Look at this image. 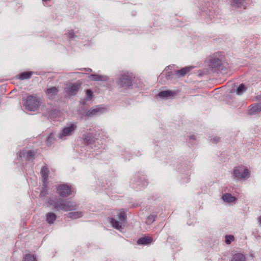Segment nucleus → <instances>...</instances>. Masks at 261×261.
<instances>
[{
    "instance_id": "ddd939ff",
    "label": "nucleus",
    "mask_w": 261,
    "mask_h": 261,
    "mask_svg": "<svg viewBox=\"0 0 261 261\" xmlns=\"http://www.w3.org/2000/svg\"><path fill=\"white\" fill-rule=\"evenodd\" d=\"M222 199L224 202L231 205L235 203L237 198L232 196L230 193H225L222 195Z\"/></svg>"
},
{
    "instance_id": "9d476101",
    "label": "nucleus",
    "mask_w": 261,
    "mask_h": 261,
    "mask_svg": "<svg viewBox=\"0 0 261 261\" xmlns=\"http://www.w3.org/2000/svg\"><path fill=\"white\" fill-rule=\"evenodd\" d=\"M80 86L77 83H69L66 85L65 91L68 95H75L77 93Z\"/></svg>"
},
{
    "instance_id": "7ed1b4c3",
    "label": "nucleus",
    "mask_w": 261,
    "mask_h": 261,
    "mask_svg": "<svg viewBox=\"0 0 261 261\" xmlns=\"http://www.w3.org/2000/svg\"><path fill=\"white\" fill-rule=\"evenodd\" d=\"M250 177V173L247 167L239 166L234 168L232 177L234 180H245Z\"/></svg>"
},
{
    "instance_id": "58836bf2",
    "label": "nucleus",
    "mask_w": 261,
    "mask_h": 261,
    "mask_svg": "<svg viewBox=\"0 0 261 261\" xmlns=\"http://www.w3.org/2000/svg\"><path fill=\"white\" fill-rule=\"evenodd\" d=\"M208 16H209V17H210V19H212V17H211V15H210V14H208Z\"/></svg>"
},
{
    "instance_id": "f03ea898",
    "label": "nucleus",
    "mask_w": 261,
    "mask_h": 261,
    "mask_svg": "<svg viewBox=\"0 0 261 261\" xmlns=\"http://www.w3.org/2000/svg\"><path fill=\"white\" fill-rule=\"evenodd\" d=\"M210 67L214 72L220 71L226 73L230 67L228 64L222 61V58L213 56L210 60Z\"/></svg>"
},
{
    "instance_id": "72a5a7b5",
    "label": "nucleus",
    "mask_w": 261,
    "mask_h": 261,
    "mask_svg": "<svg viewBox=\"0 0 261 261\" xmlns=\"http://www.w3.org/2000/svg\"><path fill=\"white\" fill-rule=\"evenodd\" d=\"M196 139V136L194 135H190L189 136V142L192 143Z\"/></svg>"
},
{
    "instance_id": "1a4fd4ad",
    "label": "nucleus",
    "mask_w": 261,
    "mask_h": 261,
    "mask_svg": "<svg viewBox=\"0 0 261 261\" xmlns=\"http://www.w3.org/2000/svg\"><path fill=\"white\" fill-rule=\"evenodd\" d=\"M107 111V109L105 107L97 106L94 108L90 109L86 113L87 117H93L94 116L100 115L105 113Z\"/></svg>"
},
{
    "instance_id": "b1692460",
    "label": "nucleus",
    "mask_w": 261,
    "mask_h": 261,
    "mask_svg": "<svg viewBox=\"0 0 261 261\" xmlns=\"http://www.w3.org/2000/svg\"><path fill=\"white\" fill-rule=\"evenodd\" d=\"M83 216V213L82 212H70L68 214V217L71 219H77L81 218Z\"/></svg>"
},
{
    "instance_id": "aec40b11",
    "label": "nucleus",
    "mask_w": 261,
    "mask_h": 261,
    "mask_svg": "<svg viewBox=\"0 0 261 261\" xmlns=\"http://www.w3.org/2000/svg\"><path fill=\"white\" fill-rule=\"evenodd\" d=\"M58 89L56 87H52L46 90V94L49 98H53L58 93Z\"/></svg>"
},
{
    "instance_id": "a211bd4d",
    "label": "nucleus",
    "mask_w": 261,
    "mask_h": 261,
    "mask_svg": "<svg viewBox=\"0 0 261 261\" xmlns=\"http://www.w3.org/2000/svg\"><path fill=\"white\" fill-rule=\"evenodd\" d=\"M247 0H233L231 6L233 8H243L245 9L247 5Z\"/></svg>"
},
{
    "instance_id": "bb28decb",
    "label": "nucleus",
    "mask_w": 261,
    "mask_h": 261,
    "mask_svg": "<svg viewBox=\"0 0 261 261\" xmlns=\"http://www.w3.org/2000/svg\"><path fill=\"white\" fill-rule=\"evenodd\" d=\"M24 261H36V257L32 254H27L25 255L24 258Z\"/></svg>"
},
{
    "instance_id": "4be33fe9",
    "label": "nucleus",
    "mask_w": 261,
    "mask_h": 261,
    "mask_svg": "<svg viewBox=\"0 0 261 261\" xmlns=\"http://www.w3.org/2000/svg\"><path fill=\"white\" fill-rule=\"evenodd\" d=\"M152 239L147 237H144L140 238L137 241V243L139 245H148L151 243Z\"/></svg>"
},
{
    "instance_id": "39448f33",
    "label": "nucleus",
    "mask_w": 261,
    "mask_h": 261,
    "mask_svg": "<svg viewBox=\"0 0 261 261\" xmlns=\"http://www.w3.org/2000/svg\"><path fill=\"white\" fill-rule=\"evenodd\" d=\"M117 217L118 220L114 218H111L110 223L114 228L121 231V229H123V225L126 221L127 216L126 212L124 211H121L117 215Z\"/></svg>"
},
{
    "instance_id": "f704fd0d",
    "label": "nucleus",
    "mask_w": 261,
    "mask_h": 261,
    "mask_svg": "<svg viewBox=\"0 0 261 261\" xmlns=\"http://www.w3.org/2000/svg\"><path fill=\"white\" fill-rule=\"evenodd\" d=\"M220 139L219 137H214V138L212 139L211 141L213 143H217L220 141Z\"/></svg>"
},
{
    "instance_id": "4468645a",
    "label": "nucleus",
    "mask_w": 261,
    "mask_h": 261,
    "mask_svg": "<svg viewBox=\"0 0 261 261\" xmlns=\"http://www.w3.org/2000/svg\"><path fill=\"white\" fill-rule=\"evenodd\" d=\"M88 78L93 81H107L109 77L105 75H99L97 74H91L88 76Z\"/></svg>"
},
{
    "instance_id": "f8f14e48",
    "label": "nucleus",
    "mask_w": 261,
    "mask_h": 261,
    "mask_svg": "<svg viewBox=\"0 0 261 261\" xmlns=\"http://www.w3.org/2000/svg\"><path fill=\"white\" fill-rule=\"evenodd\" d=\"M35 153L34 150H23L19 152V156L20 158H24L28 161H32L34 159Z\"/></svg>"
},
{
    "instance_id": "f3484780",
    "label": "nucleus",
    "mask_w": 261,
    "mask_h": 261,
    "mask_svg": "<svg viewBox=\"0 0 261 261\" xmlns=\"http://www.w3.org/2000/svg\"><path fill=\"white\" fill-rule=\"evenodd\" d=\"M57 218V215L53 212H48L45 215V220L50 225L53 224L55 223Z\"/></svg>"
},
{
    "instance_id": "5701e85b",
    "label": "nucleus",
    "mask_w": 261,
    "mask_h": 261,
    "mask_svg": "<svg viewBox=\"0 0 261 261\" xmlns=\"http://www.w3.org/2000/svg\"><path fill=\"white\" fill-rule=\"evenodd\" d=\"M33 72L32 71L23 72L17 75L18 79L23 80L29 79L31 77Z\"/></svg>"
},
{
    "instance_id": "0eeeda50",
    "label": "nucleus",
    "mask_w": 261,
    "mask_h": 261,
    "mask_svg": "<svg viewBox=\"0 0 261 261\" xmlns=\"http://www.w3.org/2000/svg\"><path fill=\"white\" fill-rule=\"evenodd\" d=\"M133 78L131 74L124 73L120 75L117 83L121 87L128 88L132 84Z\"/></svg>"
},
{
    "instance_id": "a19ab883",
    "label": "nucleus",
    "mask_w": 261,
    "mask_h": 261,
    "mask_svg": "<svg viewBox=\"0 0 261 261\" xmlns=\"http://www.w3.org/2000/svg\"><path fill=\"white\" fill-rule=\"evenodd\" d=\"M73 73L76 74V73H78L77 72H73Z\"/></svg>"
},
{
    "instance_id": "2eb2a0df",
    "label": "nucleus",
    "mask_w": 261,
    "mask_h": 261,
    "mask_svg": "<svg viewBox=\"0 0 261 261\" xmlns=\"http://www.w3.org/2000/svg\"><path fill=\"white\" fill-rule=\"evenodd\" d=\"M261 111V103H255L250 106L248 109V114L250 115H255Z\"/></svg>"
},
{
    "instance_id": "7c9ffc66",
    "label": "nucleus",
    "mask_w": 261,
    "mask_h": 261,
    "mask_svg": "<svg viewBox=\"0 0 261 261\" xmlns=\"http://www.w3.org/2000/svg\"><path fill=\"white\" fill-rule=\"evenodd\" d=\"M54 135L53 134H50L48 137H47L46 142V145L47 146H50L53 143V141H54Z\"/></svg>"
},
{
    "instance_id": "c85d7f7f",
    "label": "nucleus",
    "mask_w": 261,
    "mask_h": 261,
    "mask_svg": "<svg viewBox=\"0 0 261 261\" xmlns=\"http://www.w3.org/2000/svg\"><path fill=\"white\" fill-rule=\"evenodd\" d=\"M156 215H151L146 218V223L148 224H152L155 220Z\"/></svg>"
},
{
    "instance_id": "473e14b6",
    "label": "nucleus",
    "mask_w": 261,
    "mask_h": 261,
    "mask_svg": "<svg viewBox=\"0 0 261 261\" xmlns=\"http://www.w3.org/2000/svg\"><path fill=\"white\" fill-rule=\"evenodd\" d=\"M173 66H168L167 67H166L165 69V72H168V75H166V76L167 78H169V76H170V73H171L172 72L171 71H169L170 70H171V68Z\"/></svg>"
},
{
    "instance_id": "dca6fc26",
    "label": "nucleus",
    "mask_w": 261,
    "mask_h": 261,
    "mask_svg": "<svg viewBox=\"0 0 261 261\" xmlns=\"http://www.w3.org/2000/svg\"><path fill=\"white\" fill-rule=\"evenodd\" d=\"M176 94V92L174 91L171 90H164L160 92L158 95L161 98L163 99H168L171 97H173Z\"/></svg>"
},
{
    "instance_id": "cd10ccee",
    "label": "nucleus",
    "mask_w": 261,
    "mask_h": 261,
    "mask_svg": "<svg viewBox=\"0 0 261 261\" xmlns=\"http://www.w3.org/2000/svg\"><path fill=\"white\" fill-rule=\"evenodd\" d=\"M234 240V237L233 235H226L225 237V242L226 244H230Z\"/></svg>"
},
{
    "instance_id": "20e7f679",
    "label": "nucleus",
    "mask_w": 261,
    "mask_h": 261,
    "mask_svg": "<svg viewBox=\"0 0 261 261\" xmlns=\"http://www.w3.org/2000/svg\"><path fill=\"white\" fill-rule=\"evenodd\" d=\"M77 128L76 123H69L66 124L58 135V137L61 140H66L67 137L72 136Z\"/></svg>"
},
{
    "instance_id": "a878e982",
    "label": "nucleus",
    "mask_w": 261,
    "mask_h": 261,
    "mask_svg": "<svg viewBox=\"0 0 261 261\" xmlns=\"http://www.w3.org/2000/svg\"><path fill=\"white\" fill-rule=\"evenodd\" d=\"M246 90V88L243 84H241L236 89V93L238 95L242 94Z\"/></svg>"
},
{
    "instance_id": "412c9836",
    "label": "nucleus",
    "mask_w": 261,
    "mask_h": 261,
    "mask_svg": "<svg viewBox=\"0 0 261 261\" xmlns=\"http://www.w3.org/2000/svg\"><path fill=\"white\" fill-rule=\"evenodd\" d=\"M83 141L87 145H91L94 142V139L90 134H85L83 136Z\"/></svg>"
},
{
    "instance_id": "9b49d317",
    "label": "nucleus",
    "mask_w": 261,
    "mask_h": 261,
    "mask_svg": "<svg viewBox=\"0 0 261 261\" xmlns=\"http://www.w3.org/2000/svg\"><path fill=\"white\" fill-rule=\"evenodd\" d=\"M41 177L42 178V181L43 182V186L44 187L43 190L41 191L40 195H43L45 194V189L46 188V182L48 179V170L46 167H42L40 172Z\"/></svg>"
},
{
    "instance_id": "ea45409f",
    "label": "nucleus",
    "mask_w": 261,
    "mask_h": 261,
    "mask_svg": "<svg viewBox=\"0 0 261 261\" xmlns=\"http://www.w3.org/2000/svg\"><path fill=\"white\" fill-rule=\"evenodd\" d=\"M207 13H208V12H207V11H206V14L208 15Z\"/></svg>"
},
{
    "instance_id": "423d86ee",
    "label": "nucleus",
    "mask_w": 261,
    "mask_h": 261,
    "mask_svg": "<svg viewBox=\"0 0 261 261\" xmlns=\"http://www.w3.org/2000/svg\"><path fill=\"white\" fill-rule=\"evenodd\" d=\"M39 105L40 100L35 95L28 96L24 102L25 109L30 111H37Z\"/></svg>"
},
{
    "instance_id": "6ab92c4d",
    "label": "nucleus",
    "mask_w": 261,
    "mask_h": 261,
    "mask_svg": "<svg viewBox=\"0 0 261 261\" xmlns=\"http://www.w3.org/2000/svg\"><path fill=\"white\" fill-rule=\"evenodd\" d=\"M192 69V67H185L180 70H176L175 74L178 77H182L188 73Z\"/></svg>"
},
{
    "instance_id": "c756f323",
    "label": "nucleus",
    "mask_w": 261,
    "mask_h": 261,
    "mask_svg": "<svg viewBox=\"0 0 261 261\" xmlns=\"http://www.w3.org/2000/svg\"><path fill=\"white\" fill-rule=\"evenodd\" d=\"M67 37L70 39H74L76 37L75 33L72 30H69L68 32L66 34Z\"/></svg>"
},
{
    "instance_id": "4c0bfd02",
    "label": "nucleus",
    "mask_w": 261,
    "mask_h": 261,
    "mask_svg": "<svg viewBox=\"0 0 261 261\" xmlns=\"http://www.w3.org/2000/svg\"><path fill=\"white\" fill-rule=\"evenodd\" d=\"M49 0H42L43 2H47Z\"/></svg>"
},
{
    "instance_id": "6e6552de",
    "label": "nucleus",
    "mask_w": 261,
    "mask_h": 261,
    "mask_svg": "<svg viewBox=\"0 0 261 261\" xmlns=\"http://www.w3.org/2000/svg\"><path fill=\"white\" fill-rule=\"evenodd\" d=\"M72 188L70 185L62 184L57 188V193L62 197H67L72 194Z\"/></svg>"
},
{
    "instance_id": "e433bc0d",
    "label": "nucleus",
    "mask_w": 261,
    "mask_h": 261,
    "mask_svg": "<svg viewBox=\"0 0 261 261\" xmlns=\"http://www.w3.org/2000/svg\"><path fill=\"white\" fill-rule=\"evenodd\" d=\"M86 70L88 72H91L92 71V69H90V68H88V69H86Z\"/></svg>"
},
{
    "instance_id": "2f4dec72",
    "label": "nucleus",
    "mask_w": 261,
    "mask_h": 261,
    "mask_svg": "<svg viewBox=\"0 0 261 261\" xmlns=\"http://www.w3.org/2000/svg\"><path fill=\"white\" fill-rule=\"evenodd\" d=\"M92 97V91L90 89H87L86 92V99L90 100Z\"/></svg>"
},
{
    "instance_id": "393cba45",
    "label": "nucleus",
    "mask_w": 261,
    "mask_h": 261,
    "mask_svg": "<svg viewBox=\"0 0 261 261\" xmlns=\"http://www.w3.org/2000/svg\"><path fill=\"white\" fill-rule=\"evenodd\" d=\"M231 261H246V258L244 254L236 253L233 255Z\"/></svg>"
},
{
    "instance_id": "f257e3e1",
    "label": "nucleus",
    "mask_w": 261,
    "mask_h": 261,
    "mask_svg": "<svg viewBox=\"0 0 261 261\" xmlns=\"http://www.w3.org/2000/svg\"><path fill=\"white\" fill-rule=\"evenodd\" d=\"M48 203L56 211H72L76 210L78 207L75 202L59 197L50 199Z\"/></svg>"
},
{
    "instance_id": "c9c22d12",
    "label": "nucleus",
    "mask_w": 261,
    "mask_h": 261,
    "mask_svg": "<svg viewBox=\"0 0 261 261\" xmlns=\"http://www.w3.org/2000/svg\"><path fill=\"white\" fill-rule=\"evenodd\" d=\"M258 221L259 222V225L261 227V216L258 218Z\"/></svg>"
}]
</instances>
